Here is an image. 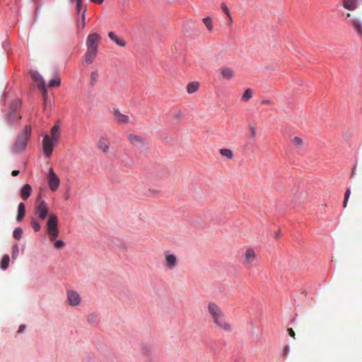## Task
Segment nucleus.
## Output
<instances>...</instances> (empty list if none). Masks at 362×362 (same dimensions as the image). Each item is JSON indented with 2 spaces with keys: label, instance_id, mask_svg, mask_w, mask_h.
<instances>
[{
  "label": "nucleus",
  "instance_id": "37998d69",
  "mask_svg": "<svg viewBox=\"0 0 362 362\" xmlns=\"http://www.w3.org/2000/svg\"><path fill=\"white\" fill-rule=\"evenodd\" d=\"M288 332V334L293 337V338H295V336H296V334H295V332L293 331V329L292 328H288L287 329Z\"/></svg>",
  "mask_w": 362,
  "mask_h": 362
},
{
  "label": "nucleus",
  "instance_id": "473e14b6",
  "mask_svg": "<svg viewBox=\"0 0 362 362\" xmlns=\"http://www.w3.org/2000/svg\"><path fill=\"white\" fill-rule=\"evenodd\" d=\"M60 85V79L59 78H54L52 79L49 83V87H57Z\"/></svg>",
  "mask_w": 362,
  "mask_h": 362
},
{
  "label": "nucleus",
  "instance_id": "6e6552de",
  "mask_svg": "<svg viewBox=\"0 0 362 362\" xmlns=\"http://www.w3.org/2000/svg\"><path fill=\"white\" fill-rule=\"evenodd\" d=\"M257 259V254L254 249L247 248L243 254V264L247 267H250Z\"/></svg>",
  "mask_w": 362,
  "mask_h": 362
},
{
  "label": "nucleus",
  "instance_id": "7ed1b4c3",
  "mask_svg": "<svg viewBox=\"0 0 362 362\" xmlns=\"http://www.w3.org/2000/svg\"><path fill=\"white\" fill-rule=\"evenodd\" d=\"M57 216L56 214H51L47 221L46 226L47 229V234L52 241L56 240L58 237L59 230L57 227Z\"/></svg>",
  "mask_w": 362,
  "mask_h": 362
},
{
  "label": "nucleus",
  "instance_id": "ddd939ff",
  "mask_svg": "<svg viewBox=\"0 0 362 362\" xmlns=\"http://www.w3.org/2000/svg\"><path fill=\"white\" fill-rule=\"evenodd\" d=\"M128 141L134 146L144 147L146 145V140L144 136L135 134H129L127 136Z\"/></svg>",
  "mask_w": 362,
  "mask_h": 362
},
{
  "label": "nucleus",
  "instance_id": "a19ab883",
  "mask_svg": "<svg viewBox=\"0 0 362 362\" xmlns=\"http://www.w3.org/2000/svg\"><path fill=\"white\" fill-rule=\"evenodd\" d=\"M86 12V8H83V11H82V15H81V20H82L81 25H82V28H85V26H86V23H85Z\"/></svg>",
  "mask_w": 362,
  "mask_h": 362
},
{
  "label": "nucleus",
  "instance_id": "bb28decb",
  "mask_svg": "<svg viewBox=\"0 0 362 362\" xmlns=\"http://www.w3.org/2000/svg\"><path fill=\"white\" fill-rule=\"evenodd\" d=\"M10 262V257L8 255H5L3 256L2 259L1 261V268L4 270L6 269L8 267V264Z\"/></svg>",
  "mask_w": 362,
  "mask_h": 362
},
{
  "label": "nucleus",
  "instance_id": "de8ad7c7",
  "mask_svg": "<svg viewBox=\"0 0 362 362\" xmlns=\"http://www.w3.org/2000/svg\"><path fill=\"white\" fill-rule=\"evenodd\" d=\"M20 173L19 170H14L12 171L11 175L13 176H17Z\"/></svg>",
  "mask_w": 362,
  "mask_h": 362
},
{
  "label": "nucleus",
  "instance_id": "a211bd4d",
  "mask_svg": "<svg viewBox=\"0 0 362 362\" xmlns=\"http://www.w3.org/2000/svg\"><path fill=\"white\" fill-rule=\"evenodd\" d=\"M108 37L119 46L124 47L126 45L125 41L119 38L114 32H110Z\"/></svg>",
  "mask_w": 362,
  "mask_h": 362
},
{
  "label": "nucleus",
  "instance_id": "f257e3e1",
  "mask_svg": "<svg viewBox=\"0 0 362 362\" xmlns=\"http://www.w3.org/2000/svg\"><path fill=\"white\" fill-rule=\"evenodd\" d=\"M206 310L216 328L227 333L233 331V327L226 320L223 310L216 303L209 302Z\"/></svg>",
  "mask_w": 362,
  "mask_h": 362
},
{
  "label": "nucleus",
  "instance_id": "1a4fd4ad",
  "mask_svg": "<svg viewBox=\"0 0 362 362\" xmlns=\"http://www.w3.org/2000/svg\"><path fill=\"white\" fill-rule=\"evenodd\" d=\"M32 78L37 83L38 88L42 91L44 95V102L46 103L47 100V90L45 86V81L41 75L37 71H31L30 73Z\"/></svg>",
  "mask_w": 362,
  "mask_h": 362
},
{
  "label": "nucleus",
  "instance_id": "7c9ffc66",
  "mask_svg": "<svg viewBox=\"0 0 362 362\" xmlns=\"http://www.w3.org/2000/svg\"><path fill=\"white\" fill-rule=\"evenodd\" d=\"M350 195H351V189H350V188H347L346 190V192L344 194V202H343L344 208L346 207Z\"/></svg>",
  "mask_w": 362,
  "mask_h": 362
},
{
  "label": "nucleus",
  "instance_id": "dca6fc26",
  "mask_svg": "<svg viewBox=\"0 0 362 362\" xmlns=\"http://www.w3.org/2000/svg\"><path fill=\"white\" fill-rule=\"evenodd\" d=\"M60 136V128L58 124H55L52 127L50 132V138L52 140L54 141L55 144H57L59 141Z\"/></svg>",
  "mask_w": 362,
  "mask_h": 362
},
{
  "label": "nucleus",
  "instance_id": "423d86ee",
  "mask_svg": "<svg viewBox=\"0 0 362 362\" xmlns=\"http://www.w3.org/2000/svg\"><path fill=\"white\" fill-rule=\"evenodd\" d=\"M47 182L49 187L52 191L54 192L59 188L60 180L52 168L49 169Z\"/></svg>",
  "mask_w": 362,
  "mask_h": 362
},
{
  "label": "nucleus",
  "instance_id": "8fccbe9b",
  "mask_svg": "<svg viewBox=\"0 0 362 362\" xmlns=\"http://www.w3.org/2000/svg\"><path fill=\"white\" fill-rule=\"evenodd\" d=\"M289 351V348L288 346H286L284 349V354L285 355H287L288 354V352Z\"/></svg>",
  "mask_w": 362,
  "mask_h": 362
},
{
  "label": "nucleus",
  "instance_id": "5fc2aeb1",
  "mask_svg": "<svg viewBox=\"0 0 362 362\" xmlns=\"http://www.w3.org/2000/svg\"><path fill=\"white\" fill-rule=\"evenodd\" d=\"M262 103H264V104H267V103H269V102L267 101V100H264Z\"/></svg>",
  "mask_w": 362,
  "mask_h": 362
},
{
  "label": "nucleus",
  "instance_id": "39448f33",
  "mask_svg": "<svg viewBox=\"0 0 362 362\" xmlns=\"http://www.w3.org/2000/svg\"><path fill=\"white\" fill-rule=\"evenodd\" d=\"M49 212V208L45 201L41 200V197L39 195L37 200V204L35 206V214L41 220L45 219Z\"/></svg>",
  "mask_w": 362,
  "mask_h": 362
},
{
  "label": "nucleus",
  "instance_id": "aec40b11",
  "mask_svg": "<svg viewBox=\"0 0 362 362\" xmlns=\"http://www.w3.org/2000/svg\"><path fill=\"white\" fill-rule=\"evenodd\" d=\"M25 215V207L23 203H20L18 206L17 221H21Z\"/></svg>",
  "mask_w": 362,
  "mask_h": 362
},
{
  "label": "nucleus",
  "instance_id": "f704fd0d",
  "mask_svg": "<svg viewBox=\"0 0 362 362\" xmlns=\"http://www.w3.org/2000/svg\"><path fill=\"white\" fill-rule=\"evenodd\" d=\"M8 118L10 121L11 122H13L15 121L16 119H21V116L19 115H17L16 114V112H10L8 114Z\"/></svg>",
  "mask_w": 362,
  "mask_h": 362
},
{
  "label": "nucleus",
  "instance_id": "5701e85b",
  "mask_svg": "<svg viewBox=\"0 0 362 362\" xmlns=\"http://www.w3.org/2000/svg\"><path fill=\"white\" fill-rule=\"evenodd\" d=\"M351 24H352L353 27L355 28V30H356V32L358 34L362 35V25H361V22L360 19L358 18H353V20L351 21Z\"/></svg>",
  "mask_w": 362,
  "mask_h": 362
},
{
  "label": "nucleus",
  "instance_id": "f8f14e48",
  "mask_svg": "<svg viewBox=\"0 0 362 362\" xmlns=\"http://www.w3.org/2000/svg\"><path fill=\"white\" fill-rule=\"evenodd\" d=\"M66 297L68 303L71 307L78 306L81 303L80 295L75 291L68 290L66 291Z\"/></svg>",
  "mask_w": 362,
  "mask_h": 362
},
{
  "label": "nucleus",
  "instance_id": "ea45409f",
  "mask_svg": "<svg viewBox=\"0 0 362 362\" xmlns=\"http://www.w3.org/2000/svg\"><path fill=\"white\" fill-rule=\"evenodd\" d=\"M183 117H184V113L181 110H177V111L175 112L173 114V117L176 119H180L183 118Z\"/></svg>",
  "mask_w": 362,
  "mask_h": 362
},
{
  "label": "nucleus",
  "instance_id": "c9c22d12",
  "mask_svg": "<svg viewBox=\"0 0 362 362\" xmlns=\"http://www.w3.org/2000/svg\"><path fill=\"white\" fill-rule=\"evenodd\" d=\"M19 252V248L18 245H15L13 247V251H12V258L13 259H16L18 256Z\"/></svg>",
  "mask_w": 362,
  "mask_h": 362
},
{
  "label": "nucleus",
  "instance_id": "4be33fe9",
  "mask_svg": "<svg viewBox=\"0 0 362 362\" xmlns=\"http://www.w3.org/2000/svg\"><path fill=\"white\" fill-rule=\"evenodd\" d=\"M199 87V83L197 81H192L188 83L187 90L189 94H192L197 92Z\"/></svg>",
  "mask_w": 362,
  "mask_h": 362
},
{
  "label": "nucleus",
  "instance_id": "49530a36",
  "mask_svg": "<svg viewBox=\"0 0 362 362\" xmlns=\"http://www.w3.org/2000/svg\"><path fill=\"white\" fill-rule=\"evenodd\" d=\"M25 325H21L18 328V333H21L23 332V330L25 329Z\"/></svg>",
  "mask_w": 362,
  "mask_h": 362
},
{
  "label": "nucleus",
  "instance_id": "b1692460",
  "mask_svg": "<svg viewBox=\"0 0 362 362\" xmlns=\"http://www.w3.org/2000/svg\"><path fill=\"white\" fill-rule=\"evenodd\" d=\"M87 322L90 325H95L98 322V315L96 313H90L86 316Z\"/></svg>",
  "mask_w": 362,
  "mask_h": 362
},
{
  "label": "nucleus",
  "instance_id": "58836bf2",
  "mask_svg": "<svg viewBox=\"0 0 362 362\" xmlns=\"http://www.w3.org/2000/svg\"><path fill=\"white\" fill-rule=\"evenodd\" d=\"M249 131L250 133V136L252 139H254L256 137V129L254 125H250L249 126Z\"/></svg>",
  "mask_w": 362,
  "mask_h": 362
},
{
  "label": "nucleus",
  "instance_id": "2eb2a0df",
  "mask_svg": "<svg viewBox=\"0 0 362 362\" xmlns=\"http://www.w3.org/2000/svg\"><path fill=\"white\" fill-rule=\"evenodd\" d=\"M114 118L120 124H127L129 122V117L127 115L121 113L119 110L115 111Z\"/></svg>",
  "mask_w": 362,
  "mask_h": 362
},
{
  "label": "nucleus",
  "instance_id": "09e8293b",
  "mask_svg": "<svg viewBox=\"0 0 362 362\" xmlns=\"http://www.w3.org/2000/svg\"><path fill=\"white\" fill-rule=\"evenodd\" d=\"M90 1L93 3L98 4H100L104 1V0H90Z\"/></svg>",
  "mask_w": 362,
  "mask_h": 362
},
{
  "label": "nucleus",
  "instance_id": "9b49d317",
  "mask_svg": "<svg viewBox=\"0 0 362 362\" xmlns=\"http://www.w3.org/2000/svg\"><path fill=\"white\" fill-rule=\"evenodd\" d=\"M54 144H56L49 135H45L42 139V147L45 155L49 158L52 153Z\"/></svg>",
  "mask_w": 362,
  "mask_h": 362
},
{
  "label": "nucleus",
  "instance_id": "2f4dec72",
  "mask_svg": "<svg viewBox=\"0 0 362 362\" xmlns=\"http://www.w3.org/2000/svg\"><path fill=\"white\" fill-rule=\"evenodd\" d=\"M23 230L21 228H16L13 231V237L16 240H20L22 237Z\"/></svg>",
  "mask_w": 362,
  "mask_h": 362
},
{
  "label": "nucleus",
  "instance_id": "72a5a7b5",
  "mask_svg": "<svg viewBox=\"0 0 362 362\" xmlns=\"http://www.w3.org/2000/svg\"><path fill=\"white\" fill-rule=\"evenodd\" d=\"M76 1L77 13H78V14L81 13L82 15L83 8H86V6H83L82 0H76Z\"/></svg>",
  "mask_w": 362,
  "mask_h": 362
},
{
  "label": "nucleus",
  "instance_id": "e433bc0d",
  "mask_svg": "<svg viewBox=\"0 0 362 362\" xmlns=\"http://www.w3.org/2000/svg\"><path fill=\"white\" fill-rule=\"evenodd\" d=\"M31 226L35 231H39L41 228L40 225L34 219L31 221Z\"/></svg>",
  "mask_w": 362,
  "mask_h": 362
},
{
  "label": "nucleus",
  "instance_id": "79ce46f5",
  "mask_svg": "<svg viewBox=\"0 0 362 362\" xmlns=\"http://www.w3.org/2000/svg\"><path fill=\"white\" fill-rule=\"evenodd\" d=\"M221 7L222 11L227 15V16H230V13L229 11L228 7L226 6V5L224 3H222L221 4Z\"/></svg>",
  "mask_w": 362,
  "mask_h": 362
},
{
  "label": "nucleus",
  "instance_id": "393cba45",
  "mask_svg": "<svg viewBox=\"0 0 362 362\" xmlns=\"http://www.w3.org/2000/svg\"><path fill=\"white\" fill-rule=\"evenodd\" d=\"M219 152L223 157H226L229 160H232L233 158V153L229 148H221Z\"/></svg>",
  "mask_w": 362,
  "mask_h": 362
},
{
  "label": "nucleus",
  "instance_id": "c85d7f7f",
  "mask_svg": "<svg viewBox=\"0 0 362 362\" xmlns=\"http://www.w3.org/2000/svg\"><path fill=\"white\" fill-rule=\"evenodd\" d=\"M203 22L206 25V28L211 31L213 29V20L210 17H206L203 19Z\"/></svg>",
  "mask_w": 362,
  "mask_h": 362
},
{
  "label": "nucleus",
  "instance_id": "f03ea898",
  "mask_svg": "<svg viewBox=\"0 0 362 362\" xmlns=\"http://www.w3.org/2000/svg\"><path fill=\"white\" fill-rule=\"evenodd\" d=\"M30 134L31 127L26 126L25 129L18 134L16 141L13 145V151L14 153H20L25 150Z\"/></svg>",
  "mask_w": 362,
  "mask_h": 362
},
{
  "label": "nucleus",
  "instance_id": "412c9836",
  "mask_svg": "<svg viewBox=\"0 0 362 362\" xmlns=\"http://www.w3.org/2000/svg\"><path fill=\"white\" fill-rule=\"evenodd\" d=\"M98 51L94 50H87L86 53L85 60L88 64H90L93 63Z\"/></svg>",
  "mask_w": 362,
  "mask_h": 362
},
{
  "label": "nucleus",
  "instance_id": "cd10ccee",
  "mask_svg": "<svg viewBox=\"0 0 362 362\" xmlns=\"http://www.w3.org/2000/svg\"><path fill=\"white\" fill-rule=\"evenodd\" d=\"M99 74L97 70L93 71L90 73V84L93 86H94L97 81H98Z\"/></svg>",
  "mask_w": 362,
  "mask_h": 362
},
{
  "label": "nucleus",
  "instance_id": "c756f323",
  "mask_svg": "<svg viewBox=\"0 0 362 362\" xmlns=\"http://www.w3.org/2000/svg\"><path fill=\"white\" fill-rule=\"evenodd\" d=\"M292 143L298 148H301L303 146V141L298 136H295L292 140Z\"/></svg>",
  "mask_w": 362,
  "mask_h": 362
},
{
  "label": "nucleus",
  "instance_id": "6ab92c4d",
  "mask_svg": "<svg viewBox=\"0 0 362 362\" xmlns=\"http://www.w3.org/2000/svg\"><path fill=\"white\" fill-rule=\"evenodd\" d=\"M343 6L347 10L354 11L357 7V0H343Z\"/></svg>",
  "mask_w": 362,
  "mask_h": 362
},
{
  "label": "nucleus",
  "instance_id": "9d476101",
  "mask_svg": "<svg viewBox=\"0 0 362 362\" xmlns=\"http://www.w3.org/2000/svg\"><path fill=\"white\" fill-rule=\"evenodd\" d=\"M218 73L221 78L226 81H232L235 75L234 69L228 66H222L220 67Z\"/></svg>",
  "mask_w": 362,
  "mask_h": 362
},
{
  "label": "nucleus",
  "instance_id": "a878e982",
  "mask_svg": "<svg viewBox=\"0 0 362 362\" xmlns=\"http://www.w3.org/2000/svg\"><path fill=\"white\" fill-rule=\"evenodd\" d=\"M253 96V91L251 88H247L244 92L243 96H242V100L244 102H247L249 100H250Z\"/></svg>",
  "mask_w": 362,
  "mask_h": 362
},
{
  "label": "nucleus",
  "instance_id": "f3484780",
  "mask_svg": "<svg viewBox=\"0 0 362 362\" xmlns=\"http://www.w3.org/2000/svg\"><path fill=\"white\" fill-rule=\"evenodd\" d=\"M32 188L31 186L28 184H25L23 185L21 190V197L23 200H27V199L31 194Z\"/></svg>",
  "mask_w": 362,
  "mask_h": 362
},
{
  "label": "nucleus",
  "instance_id": "a18cd8bd",
  "mask_svg": "<svg viewBox=\"0 0 362 362\" xmlns=\"http://www.w3.org/2000/svg\"><path fill=\"white\" fill-rule=\"evenodd\" d=\"M20 105V103L18 101H16L15 102L13 105H12V107H13L14 109H17L18 107V106Z\"/></svg>",
  "mask_w": 362,
  "mask_h": 362
},
{
  "label": "nucleus",
  "instance_id": "603ef678",
  "mask_svg": "<svg viewBox=\"0 0 362 362\" xmlns=\"http://www.w3.org/2000/svg\"><path fill=\"white\" fill-rule=\"evenodd\" d=\"M229 18V21L231 23L233 21L231 15L230 14V16H228Z\"/></svg>",
  "mask_w": 362,
  "mask_h": 362
},
{
  "label": "nucleus",
  "instance_id": "c03bdc74",
  "mask_svg": "<svg viewBox=\"0 0 362 362\" xmlns=\"http://www.w3.org/2000/svg\"><path fill=\"white\" fill-rule=\"evenodd\" d=\"M149 192H151L152 194L153 195H156L159 193V191L156 189H148Z\"/></svg>",
  "mask_w": 362,
  "mask_h": 362
},
{
  "label": "nucleus",
  "instance_id": "4468645a",
  "mask_svg": "<svg viewBox=\"0 0 362 362\" xmlns=\"http://www.w3.org/2000/svg\"><path fill=\"white\" fill-rule=\"evenodd\" d=\"M110 143L107 138L101 136L97 143V148L103 153H107L110 150Z\"/></svg>",
  "mask_w": 362,
  "mask_h": 362
},
{
  "label": "nucleus",
  "instance_id": "20e7f679",
  "mask_svg": "<svg viewBox=\"0 0 362 362\" xmlns=\"http://www.w3.org/2000/svg\"><path fill=\"white\" fill-rule=\"evenodd\" d=\"M163 266L167 270H174L179 264V259L177 255L170 251L163 252Z\"/></svg>",
  "mask_w": 362,
  "mask_h": 362
},
{
  "label": "nucleus",
  "instance_id": "0eeeda50",
  "mask_svg": "<svg viewBox=\"0 0 362 362\" xmlns=\"http://www.w3.org/2000/svg\"><path fill=\"white\" fill-rule=\"evenodd\" d=\"M101 37L98 33H93L88 36L86 40L87 50L98 51Z\"/></svg>",
  "mask_w": 362,
  "mask_h": 362
},
{
  "label": "nucleus",
  "instance_id": "4c0bfd02",
  "mask_svg": "<svg viewBox=\"0 0 362 362\" xmlns=\"http://www.w3.org/2000/svg\"><path fill=\"white\" fill-rule=\"evenodd\" d=\"M54 245L57 249H62L65 246V243L62 240H58L54 242Z\"/></svg>",
  "mask_w": 362,
  "mask_h": 362
},
{
  "label": "nucleus",
  "instance_id": "864d4df0",
  "mask_svg": "<svg viewBox=\"0 0 362 362\" xmlns=\"http://www.w3.org/2000/svg\"><path fill=\"white\" fill-rule=\"evenodd\" d=\"M346 16L347 18L351 17V13H348L346 15Z\"/></svg>",
  "mask_w": 362,
  "mask_h": 362
},
{
  "label": "nucleus",
  "instance_id": "3c124183",
  "mask_svg": "<svg viewBox=\"0 0 362 362\" xmlns=\"http://www.w3.org/2000/svg\"><path fill=\"white\" fill-rule=\"evenodd\" d=\"M355 171H356V168L354 167L352 170V173H351V175L353 176L354 174L355 173Z\"/></svg>",
  "mask_w": 362,
  "mask_h": 362
}]
</instances>
